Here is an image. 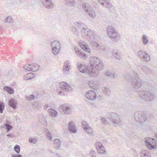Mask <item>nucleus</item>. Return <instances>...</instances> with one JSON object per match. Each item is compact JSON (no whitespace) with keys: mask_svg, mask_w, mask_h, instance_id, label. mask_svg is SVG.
Returning a JSON list of instances; mask_svg holds the SVG:
<instances>
[{"mask_svg":"<svg viewBox=\"0 0 157 157\" xmlns=\"http://www.w3.org/2000/svg\"><path fill=\"white\" fill-rule=\"evenodd\" d=\"M90 71L89 69V76L91 77H95L98 74L97 71H101L103 68L104 65L102 61L95 56H91L89 59Z\"/></svg>","mask_w":157,"mask_h":157,"instance_id":"nucleus-1","label":"nucleus"},{"mask_svg":"<svg viewBox=\"0 0 157 157\" xmlns=\"http://www.w3.org/2000/svg\"><path fill=\"white\" fill-rule=\"evenodd\" d=\"M107 34L109 38L114 42L118 41L120 38V35L117 31L111 26H108L107 28Z\"/></svg>","mask_w":157,"mask_h":157,"instance_id":"nucleus-2","label":"nucleus"},{"mask_svg":"<svg viewBox=\"0 0 157 157\" xmlns=\"http://www.w3.org/2000/svg\"><path fill=\"white\" fill-rule=\"evenodd\" d=\"M138 94L140 98L145 101H151L154 99L153 94L148 91L140 90L139 91Z\"/></svg>","mask_w":157,"mask_h":157,"instance_id":"nucleus-3","label":"nucleus"},{"mask_svg":"<svg viewBox=\"0 0 157 157\" xmlns=\"http://www.w3.org/2000/svg\"><path fill=\"white\" fill-rule=\"evenodd\" d=\"M107 117L110 124L120 125L121 121L118 116L116 113H109L107 114Z\"/></svg>","mask_w":157,"mask_h":157,"instance_id":"nucleus-4","label":"nucleus"},{"mask_svg":"<svg viewBox=\"0 0 157 157\" xmlns=\"http://www.w3.org/2000/svg\"><path fill=\"white\" fill-rule=\"evenodd\" d=\"M145 145L149 150L157 148V140L149 137L146 138L145 140Z\"/></svg>","mask_w":157,"mask_h":157,"instance_id":"nucleus-5","label":"nucleus"},{"mask_svg":"<svg viewBox=\"0 0 157 157\" xmlns=\"http://www.w3.org/2000/svg\"><path fill=\"white\" fill-rule=\"evenodd\" d=\"M135 120L138 123H142L146 120L145 114L142 111L136 112L134 114Z\"/></svg>","mask_w":157,"mask_h":157,"instance_id":"nucleus-6","label":"nucleus"},{"mask_svg":"<svg viewBox=\"0 0 157 157\" xmlns=\"http://www.w3.org/2000/svg\"><path fill=\"white\" fill-rule=\"evenodd\" d=\"M135 77L134 78H132L131 82L132 86L135 88H139L142 85V81L140 79L138 78L137 75V74L135 72H133Z\"/></svg>","mask_w":157,"mask_h":157,"instance_id":"nucleus-7","label":"nucleus"},{"mask_svg":"<svg viewBox=\"0 0 157 157\" xmlns=\"http://www.w3.org/2000/svg\"><path fill=\"white\" fill-rule=\"evenodd\" d=\"M40 67L38 64L33 63L31 64H26L24 66V68L26 70L32 71H37Z\"/></svg>","mask_w":157,"mask_h":157,"instance_id":"nucleus-8","label":"nucleus"},{"mask_svg":"<svg viewBox=\"0 0 157 157\" xmlns=\"http://www.w3.org/2000/svg\"><path fill=\"white\" fill-rule=\"evenodd\" d=\"M52 52L55 55L58 54L59 52L61 45L59 42L57 40L53 41L52 44Z\"/></svg>","mask_w":157,"mask_h":157,"instance_id":"nucleus-9","label":"nucleus"},{"mask_svg":"<svg viewBox=\"0 0 157 157\" xmlns=\"http://www.w3.org/2000/svg\"><path fill=\"white\" fill-rule=\"evenodd\" d=\"M137 55L141 59L144 60L145 61H148L150 60V56L144 51H139L138 52Z\"/></svg>","mask_w":157,"mask_h":157,"instance_id":"nucleus-10","label":"nucleus"},{"mask_svg":"<svg viewBox=\"0 0 157 157\" xmlns=\"http://www.w3.org/2000/svg\"><path fill=\"white\" fill-rule=\"evenodd\" d=\"M91 83V81H89V100H94L96 98L97 95L95 92L93 90H90V89L92 88L95 89V87L90 86L89 84Z\"/></svg>","mask_w":157,"mask_h":157,"instance_id":"nucleus-11","label":"nucleus"},{"mask_svg":"<svg viewBox=\"0 0 157 157\" xmlns=\"http://www.w3.org/2000/svg\"><path fill=\"white\" fill-rule=\"evenodd\" d=\"M95 146L98 153L104 154L105 152V149L101 143L97 142L95 144Z\"/></svg>","mask_w":157,"mask_h":157,"instance_id":"nucleus-12","label":"nucleus"},{"mask_svg":"<svg viewBox=\"0 0 157 157\" xmlns=\"http://www.w3.org/2000/svg\"><path fill=\"white\" fill-rule=\"evenodd\" d=\"M103 6L108 9L111 12H114L116 9L115 7L112 5L111 1L109 0L106 2Z\"/></svg>","mask_w":157,"mask_h":157,"instance_id":"nucleus-13","label":"nucleus"},{"mask_svg":"<svg viewBox=\"0 0 157 157\" xmlns=\"http://www.w3.org/2000/svg\"><path fill=\"white\" fill-rule=\"evenodd\" d=\"M98 38V36L95 31L90 30H89V39L96 40Z\"/></svg>","mask_w":157,"mask_h":157,"instance_id":"nucleus-14","label":"nucleus"},{"mask_svg":"<svg viewBox=\"0 0 157 157\" xmlns=\"http://www.w3.org/2000/svg\"><path fill=\"white\" fill-rule=\"evenodd\" d=\"M134 71H133L131 73H130V75L126 73L124 75V77L125 80L127 81L129 83L130 82L131 79L132 78H134L135 77L134 75V73H133Z\"/></svg>","mask_w":157,"mask_h":157,"instance_id":"nucleus-15","label":"nucleus"},{"mask_svg":"<svg viewBox=\"0 0 157 157\" xmlns=\"http://www.w3.org/2000/svg\"><path fill=\"white\" fill-rule=\"evenodd\" d=\"M60 86L63 90V91H66L70 87L69 85L64 82H61L59 84Z\"/></svg>","mask_w":157,"mask_h":157,"instance_id":"nucleus-16","label":"nucleus"},{"mask_svg":"<svg viewBox=\"0 0 157 157\" xmlns=\"http://www.w3.org/2000/svg\"><path fill=\"white\" fill-rule=\"evenodd\" d=\"M43 4L45 7L48 8H52L53 5L51 0H43Z\"/></svg>","mask_w":157,"mask_h":157,"instance_id":"nucleus-17","label":"nucleus"},{"mask_svg":"<svg viewBox=\"0 0 157 157\" xmlns=\"http://www.w3.org/2000/svg\"><path fill=\"white\" fill-rule=\"evenodd\" d=\"M74 124V123L71 122L69 123V129L70 132L71 133H75L76 132L75 127Z\"/></svg>","mask_w":157,"mask_h":157,"instance_id":"nucleus-18","label":"nucleus"},{"mask_svg":"<svg viewBox=\"0 0 157 157\" xmlns=\"http://www.w3.org/2000/svg\"><path fill=\"white\" fill-rule=\"evenodd\" d=\"M139 67H140V68H141L146 74H149L151 72L150 69L145 66H141L139 65Z\"/></svg>","mask_w":157,"mask_h":157,"instance_id":"nucleus-19","label":"nucleus"},{"mask_svg":"<svg viewBox=\"0 0 157 157\" xmlns=\"http://www.w3.org/2000/svg\"><path fill=\"white\" fill-rule=\"evenodd\" d=\"M104 93L108 96H110V90L109 88L107 87H104L102 88Z\"/></svg>","mask_w":157,"mask_h":157,"instance_id":"nucleus-20","label":"nucleus"},{"mask_svg":"<svg viewBox=\"0 0 157 157\" xmlns=\"http://www.w3.org/2000/svg\"><path fill=\"white\" fill-rule=\"evenodd\" d=\"M112 54L114 57L117 59H120L121 58L120 53L117 50H113L112 51Z\"/></svg>","mask_w":157,"mask_h":157,"instance_id":"nucleus-21","label":"nucleus"},{"mask_svg":"<svg viewBox=\"0 0 157 157\" xmlns=\"http://www.w3.org/2000/svg\"><path fill=\"white\" fill-rule=\"evenodd\" d=\"M35 77V74L33 73H30L27 74L25 76V79L26 80H28L32 79Z\"/></svg>","mask_w":157,"mask_h":157,"instance_id":"nucleus-22","label":"nucleus"},{"mask_svg":"<svg viewBox=\"0 0 157 157\" xmlns=\"http://www.w3.org/2000/svg\"><path fill=\"white\" fill-rule=\"evenodd\" d=\"M79 71L82 73H86L88 70V68L85 65H81L79 67Z\"/></svg>","mask_w":157,"mask_h":157,"instance_id":"nucleus-23","label":"nucleus"},{"mask_svg":"<svg viewBox=\"0 0 157 157\" xmlns=\"http://www.w3.org/2000/svg\"><path fill=\"white\" fill-rule=\"evenodd\" d=\"M61 107L64 112L65 113H68L70 112V110H71V108L70 107L65 105H63Z\"/></svg>","mask_w":157,"mask_h":157,"instance_id":"nucleus-24","label":"nucleus"},{"mask_svg":"<svg viewBox=\"0 0 157 157\" xmlns=\"http://www.w3.org/2000/svg\"><path fill=\"white\" fill-rule=\"evenodd\" d=\"M90 41V44L91 46L93 47L94 48H98L99 46V44L95 41L92 40L90 41L89 40V41Z\"/></svg>","mask_w":157,"mask_h":157,"instance_id":"nucleus-25","label":"nucleus"},{"mask_svg":"<svg viewBox=\"0 0 157 157\" xmlns=\"http://www.w3.org/2000/svg\"><path fill=\"white\" fill-rule=\"evenodd\" d=\"M105 75L106 76L111 78H114L113 73L110 71H108Z\"/></svg>","mask_w":157,"mask_h":157,"instance_id":"nucleus-26","label":"nucleus"},{"mask_svg":"<svg viewBox=\"0 0 157 157\" xmlns=\"http://www.w3.org/2000/svg\"><path fill=\"white\" fill-rule=\"evenodd\" d=\"M96 14L93 9H89V16L92 18H94L96 16Z\"/></svg>","mask_w":157,"mask_h":157,"instance_id":"nucleus-27","label":"nucleus"},{"mask_svg":"<svg viewBox=\"0 0 157 157\" xmlns=\"http://www.w3.org/2000/svg\"><path fill=\"white\" fill-rule=\"evenodd\" d=\"M9 105L13 109L16 108V104L13 99H11L9 101Z\"/></svg>","mask_w":157,"mask_h":157,"instance_id":"nucleus-28","label":"nucleus"},{"mask_svg":"<svg viewBox=\"0 0 157 157\" xmlns=\"http://www.w3.org/2000/svg\"><path fill=\"white\" fill-rule=\"evenodd\" d=\"M142 40L143 44L144 45L147 44L148 42V40L147 39L146 35H143Z\"/></svg>","mask_w":157,"mask_h":157,"instance_id":"nucleus-29","label":"nucleus"},{"mask_svg":"<svg viewBox=\"0 0 157 157\" xmlns=\"http://www.w3.org/2000/svg\"><path fill=\"white\" fill-rule=\"evenodd\" d=\"M5 90H6L10 94H13V89L10 88L8 86H5L3 88Z\"/></svg>","mask_w":157,"mask_h":157,"instance_id":"nucleus-30","label":"nucleus"},{"mask_svg":"<svg viewBox=\"0 0 157 157\" xmlns=\"http://www.w3.org/2000/svg\"><path fill=\"white\" fill-rule=\"evenodd\" d=\"M101 121H102V123L105 125H107L108 124H111L110 123V122L108 120H107L104 117H102L101 118Z\"/></svg>","mask_w":157,"mask_h":157,"instance_id":"nucleus-31","label":"nucleus"},{"mask_svg":"<svg viewBox=\"0 0 157 157\" xmlns=\"http://www.w3.org/2000/svg\"><path fill=\"white\" fill-rule=\"evenodd\" d=\"M49 112L50 113V114L53 117L56 116L57 114V113L54 109H49Z\"/></svg>","mask_w":157,"mask_h":157,"instance_id":"nucleus-32","label":"nucleus"},{"mask_svg":"<svg viewBox=\"0 0 157 157\" xmlns=\"http://www.w3.org/2000/svg\"><path fill=\"white\" fill-rule=\"evenodd\" d=\"M66 2L67 4L70 6H73L75 4L74 0H67Z\"/></svg>","mask_w":157,"mask_h":157,"instance_id":"nucleus-33","label":"nucleus"},{"mask_svg":"<svg viewBox=\"0 0 157 157\" xmlns=\"http://www.w3.org/2000/svg\"><path fill=\"white\" fill-rule=\"evenodd\" d=\"M98 2L103 6L109 0H98Z\"/></svg>","mask_w":157,"mask_h":157,"instance_id":"nucleus-34","label":"nucleus"},{"mask_svg":"<svg viewBox=\"0 0 157 157\" xmlns=\"http://www.w3.org/2000/svg\"><path fill=\"white\" fill-rule=\"evenodd\" d=\"M81 48L85 51H87L88 49V47L87 45L85 44H82L81 45Z\"/></svg>","mask_w":157,"mask_h":157,"instance_id":"nucleus-35","label":"nucleus"},{"mask_svg":"<svg viewBox=\"0 0 157 157\" xmlns=\"http://www.w3.org/2000/svg\"><path fill=\"white\" fill-rule=\"evenodd\" d=\"M91 157H96V153L93 150L91 151L89 154Z\"/></svg>","mask_w":157,"mask_h":157,"instance_id":"nucleus-36","label":"nucleus"},{"mask_svg":"<svg viewBox=\"0 0 157 157\" xmlns=\"http://www.w3.org/2000/svg\"><path fill=\"white\" fill-rule=\"evenodd\" d=\"M15 151L17 153H19L20 151V147L19 145H16L14 147Z\"/></svg>","mask_w":157,"mask_h":157,"instance_id":"nucleus-37","label":"nucleus"},{"mask_svg":"<svg viewBox=\"0 0 157 157\" xmlns=\"http://www.w3.org/2000/svg\"><path fill=\"white\" fill-rule=\"evenodd\" d=\"M89 135L93 136H94V133L93 132V130L89 126Z\"/></svg>","mask_w":157,"mask_h":157,"instance_id":"nucleus-38","label":"nucleus"},{"mask_svg":"<svg viewBox=\"0 0 157 157\" xmlns=\"http://www.w3.org/2000/svg\"><path fill=\"white\" fill-rule=\"evenodd\" d=\"M35 97L33 95H30L29 96L27 97V99L28 100H32L34 99Z\"/></svg>","mask_w":157,"mask_h":157,"instance_id":"nucleus-39","label":"nucleus"},{"mask_svg":"<svg viewBox=\"0 0 157 157\" xmlns=\"http://www.w3.org/2000/svg\"><path fill=\"white\" fill-rule=\"evenodd\" d=\"M4 109V106L2 103L0 102V112L1 113L2 112V110Z\"/></svg>","mask_w":157,"mask_h":157,"instance_id":"nucleus-40","label":"nucleus"},{"mask_svg":"<svg viewBox=\"0 0 157 157\" xmlns=\"http://www.w3.org/2000/svg\"><path fill=\"white\" fill-rule=\"evenodd\" d=\"M54 142L55 144L59 145V146L60 145V141L58 139H56L55 140Z\"/></svg>","mask_w":157,"mask_h":157,"instance_id":"nucleus-41","label":"nucleus"},{"mask_svg":"<svg viewBox=\"0 0 157 157\" xmlns=\"http://www.w3.org/2000/svg\"><path fill=\"white\" fill-rule=\"evenodd\" d=\"M5 125L6 127V128L7 131H8L9 130H11L12 128V127L10 125H9L7 124H6Z\"/></svg>","mask_w":157,"mask_h":157,"instance_id":"nucleus-42","label":"nucleus"},{"mask_svg":"<svg viewBox=\"0 0 157 157\" xmlns=\"http://www.w3.org/2000/svg\"><path fill=\"white\" fill-rule=\"evenodd\" d=\"M47 135L48 136V140H51L52 138L50 133H48Z\"/></svg>","mask_w":157,"mask_h":157,"instance_id":"nucleus-43","label":"nucleus"},{"mask_svg":"<svg viewBox=\"0 0 157 157\" xmlns=\"http://www.w3.org/2000/svg\"><path fill=\"white\" fill-rule=\"evenodd\" d=\"M127 109H128V110H130L131 111L132 109V107L131 106H127L126 107Z\"/></svg>","mask_w":157,"mask_h":157,"instance_id":"nucleus-44","label":"nucleus"},{"mask_svg":"<svg viewBox=\"0 0 157 157\" xmlns=\"http://www.w3.org/2000/svg\"><path fill=\"white\" fill-rule=\"evenodd\" d=\"M48 107V105H45L44 106V108L45 109H46Z\"/></svg>","mask_w":157,"mask_h":157,"instance_id":"nucleus-45","label":"nucleus"},{"mask_svg":"<svg viewBox=\"0 0 157 157\" xmlns=\"http://www.w3.org/2000/svg\"><path fill=\"white\" fill-rule=\"evenodd\" d=\"M30 142L32 143L34 141V140L33 139H29V140Z\"/></svg>","mask_w":157,"mask_h":157,"instance_id":"nucleus-46","label":"nucleus"},{"mask_svg":"<svg viewBox=\"0 0 157 157\" xmlns=\"http://www.w3.org/2000/svg\"><path fill=\"white\" fill-rule=\"evenodd\" d=\"M21 156L20 155H18L16 156V157H21Z\"/></svg>","mask_w":157,"mask_h":157,"instance_id":"nucleus-47","label":"nucleus"},{"mask_svg":"<svg viewBox=\"0 0 157 157\" xmlns=\"http://www.w3.org/2000/svg\"><path fill=\"white\" fill-rule=\"evenodd\" d=\"M155 137L157 138V133L155 134Z\"/></svg>","mask_w":157,"mask_h":157,"instance_id":"nucleus-48","label":"nucleus"},{"mask_svg":"<svg viewBox=\"0 0 157 157\" xmlns=\"http://www.w3.org/2000/svg\"><path fill=\"white\" fill-rule=\"evenodd\" d=\"M83 128H84L85 129H86V127H85V126H83Z\"/></svg>","mask_w":157,"mask_h":157,"instance_id":"nucleus-49","label":"nucleus"},{"mask_svg":"<svg viewBox=\"0 0 157 157\" xmlns=\"http://www.w3.org/2000/svg\"><path fill=\"white\" fill-rule=\"evenodd\" d=\"M90 49L89 48V52L90 53Z\"/></svg>","mask_w":157,"mask_h":157,"instance_id":"nucleus-50","label":"nucleus"},{"mask_svg":"<svg viewBox=\"0 0 157 157\" xmlns=\"http://www.w3.org/2000/svg\"><path fill=\"white\" fill-rule=\"evenodd\" d=\"M10 18V17H8L7 18Z\"/></svg>","mask_w":157,"mask_h":157,"instance_id":"nucleus-51","label":"nucleus"},{"mask_svg":"<svg viewBox=\"0 0 157 157\" xmlns=\"http://www.w3.org/2000/svg\"><path fill=\"white\" fill-rule=\"evenodd\" d=\"M85 10H86V9H85Z\"/></svg>","mask_w":157,"mask_h":157,"instance_id":"nucleus-52","label":"nucleus"},{"mask_svg":"<svg viewBox=\"0 0 157 157\" xmlns=\"http://www.w3.org/2000/svg\"><path fill=\"white\" fill-rule=\"evenodd\" d=\"M85 10H86V9H85Z\"/></svg>","mask_w":157,"mask_h":157,"instance_id":"nucleus-53","label":"nucleus"}]
</instances>
